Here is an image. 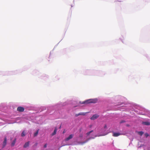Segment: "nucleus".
Segmentation results:
<instances>
[{
  "instance_id": "obj_9",
  "label": "nucleus",
  "mask_w": 150,
  "mask_h": 150,
  "mask_svg": "<svg viewBox=\"0 0 150 150\" xmlns=\"http://www.w3.org/2000/svg\"><path fill=\"white\" fill-rule=\"evenodd\" d=\"M16 141V139L15 138L11 144V146H14L15 144Z\"/></svg>"
},
{
  "instance_id": "obj_16",
  "label": "nucleus",
  "mask_w": 150,
  "mask_h": 150,
  "mask_svg": "<svg viewBox=\"0 0 150 150\" xmlns=\"http://www.w3.org/2000/svg\"><path fill=\"white\" fill-rule=\"evenodd\" d=\"M144 135L146 137H148L149 136V134L147 133H145Z\"/></svg>"
},
{
  "instance_id": "obj_10",
  "label": "nucleus",
  "mask_w": 150,
  "mask_h": 150,
  "mask_svg": "<svg viewBox=\"0 0 150 150\" xmlns=\"http://www.w3.org/2000/svg\"><path fill=\"white\" fill-rule=\"evenodd\" d=\"M94 138H93V137H91L90 138H89L88 139H87V140L83 142H81V144H84V143H86L87 142L89 139H94Z\"/></svg>"
},
{
  "instance_id": "obj_25",
  "label": "nucleus",
  "mask_w": 150,
  "mask_h": 150,
  "mask_svg": "<svg viewBox=\"0 0 150 150\" xmlns=\"http://www.w3.org/2000/svg\"><path fill=\"white\" fill-rule=\"evenodd\" d=\"M0 150H1V149H0Z\"/></svg>"
},
{
  "instance_id": "obj_15",
  "label": "nucleus",
  "mask_w": 150,
  "mask_h": 150,
  "mask_svg": "<svg viewBox=\"0 0 150 150\" xmlns=\"http://www.w3.org/2000/svg\"><path fill=\"white\" fill-rule=\"evenodd\" d=\"M93 130H91L88 132H87L86 133V135H87V136H88L89 135V134H90L91 133V132H93Z\"/></svg>"
},
{
  "instance_id": "obj_17",
  "label": "nucleus",
  "mask_w": 150,
  "mask_h": 150,
  "mask_svg": "<svg viewBox=\"0 0 150 150\" xmlns=\"http://www.w3.org/2000/svg\"><path fill=\"white\" fill-rule=\"evenodd\" d=\"M81 113H79L78 114H76V117H77V116H79V115H81Z\"/></svg>"
},
{
  "instance_id": "obj_24",
  "label": "nucleus",
  "mask_w": 150,
  "mask_h": 150,
  "mask_svg": "<svg viewBox=\"0 0 150 150\" xmlns=\"http://www.w3.org/2000/svg\"><path fill=\"white\" fill-rule=\"evenodd\" d=\"M61 126L60 127H59V128H61Z\"/></svg>"
},
{
  "instance_id": "obj_14",
  "label": "nucleus",
  "mask_w": 150,
  "mask_h": 150,
  "mask_svg": "<svg viewBox=\"0 0 150 150\" xmlns=\"http://www.w3.org/2000/svg\"><path fill=\"white\" fill-rule=\"evenodd\" d=\"M25 131H23L21 134V136L22 137H23L25 135Z\"/></svg>"
},
{
  "instance_id": "obj_11",
  "label": "nucleus",
  "mask_w": 150,
  "mask_h": 150,
  "mask_svg": "<svg viewBox=\"0 0 150 150\" xmlns=\"http://www.w3.org/2000/svg\"><path fill=\"white\" fill-rule=\"evenodd\" d=\"M143 124L146 125H150V123L149 122H143Z\"/></svg>"
},
{
  "instance_id": "obj_12",
  "label": "nucleus",
  "mask_w": 150,
  "mask_h": 150,
  "mask_svg": "<svg viewBox=\"0 0 150 150\" xmlns=\"http://www.w3.org/2000/svg\"><path fill=\"white\" fill-rule=\"evenodd\" d=\"M137 133L140 136H142L144 133L143 131L137 132Z\"/></svg>"
},
{
  "instance_id": "obj_22",
  "label": "nucleus",
  "mask_w": 150,
  "mask_h": 150,
  "mask_svg": "<svg viewBox=\"0 0 150 150\" xmlns=\"http://www.w3.org/2000/svg\"><path fill=\"white\" fill-rule=\"evenodd\" d=\"M125 122V121H122L121 122V123H123V122Z\"/></svg>"
},
{
  "instance_id": "obj_8",
  "label": "nucleus",
  "mask_w": 150,
  "mask_h": 150,
  "mask_svg": "<svg viewBox=\"0 0 150 150\" xmlns=\"http://www.w3.org/2000/svg\"><path fill=\"white\" fill-rule=\"evenodd\" d=\"M57 128L56 127L54 129V132L52 134V136H53L56 134V132L57 131Z\"/></svg>"
},
{
  "instance_id": "obj_20",
  "label": "nucleus",
  "mask_w": 150,
  "mask_h": 150,
  "mask_svg": "<svg viewBox=\"0 0 150 150\" xmlns=\"http://www.w3.org/2000/svg\"><path fill=\"white\" fill-rule=\"evenodd\" d=\"M82 137H83L82 134H80V135H79V137L80 138H82Z\"/></svg>"
},
{
  "instance_id": "obj_4",
  "label": "nucleus",
  "mask_w": 150,
  "mask_h": 150,
  "mask_svg": "<svg viewBox=\"0 0 150 150\" xmlns=\"http://www.w3.org/2000/svg\"><path fill=\"white\" fill-rule=\"evenodd\" d=\"M74 136V134H71L66 139H65V140L66 141H68L69 140H70V139H71Z\"/></svg>"
},
{
  "instance_id": "obj_13",
  "label": "nucleus",
  "mask_w": 150,
  "mask_h": 150,
  "mask_svg": "<svg viewBox=\"0 0 150 150\" xmlns=\"http://www.w3.org/2000/svg\"><path fill=\"white\" fill-rule=\"evenodd\" d=\"M39 130V129H38L37 130V132L34 134V137H36L37 135L38 134V133Z\"/></svg>"
},
{
  "instance_id": "obj_3",
  "label": "nucleus",
  "mask_w": 150,
  "mask_h": 150,
  "mask_svg": "<svg viewBox=\"0 0 150 150\" xmlns=\"http://www.w3.org/2000/svg\"><path fill=\"white\" fill-rule=\"evenodd\" d=\"M17 110L20 112H23L24 110V108L22 107H18L17 108Z\"/></svg>"
},
{
  "instance_id": "obj_7",
  "label": "nucleus",
  "mask_w": 150,
  "mask_h": 150,
  "mask_svg": "<svg viewBox=\"0 0 150 150\" xmlns=\"http://www.w3.org/2000/svg\"><path fill=\"white\" fill-rule=\"evenodd\" d=\"M29 142H28L25 143L23 146V147L24 148H26L29 146Z\"/></svg>"
},
{
  "instance_id": "obj_2",
  "label": "nucleus",
  "mask_w": 150,
  "mask_h": 150,
  "mask_svg": "<svg viewBox=\"0 0 150 150\" xmlns=\"http://www.w3.org/2000/svg\"><path fill=\"white\" fill-rule=\"evenodd\" d=\"M99 117V115L97 114H95L93 115L90 119L92 120H94L95 119Z\"/></svg>"
},
{
  "instance_id": "obj_21",
  "label": "nucleus",
  "mask_w": 150,
  "mask_h": 150,
  "mask_svg": "<svg viewBox=\"0 0 150 150\" xmlns=\"http://www.w3.org/2000/svg\"><path fill=\"white\" fill-rule=\"evenodd\" d=\"M104 128L105 129V128H107V125H105V126H104Z\"/></svg>"
},
{
  "instance_id": "obj_19",
  "label": "nucleus",
  "mask_w": 150,
  "mask_h": 150,
  "mask_svg": "<svg viewBox=\"0 0 150 150\" xmlns=\"http://www.w3.org/2000/svg\"><path fill=\"white\" fill-rule=\"evenodd\" d=\"M47 144H45V145H44V147L45 148L47 147Z\"/></svg>"
},
{
  "instance_id": "obj_18",
  "label": "nucleus",
  "mask_w": 150,
  "mask_h": 150,
  "mask_svg": "<svg viewBox=\"0 0 150 150\" xmlns=\"http://www.w3.org/2000/svg\"><path fill=\"white\" fill-rule=\"evenodd\" d=\"M86 113H81V115H85L86 114Z\"/></svg>"
},
{
  "instance_id": "obj_23",
  "label": "nucleus",
  "mask_w": 150,
  "mask_h": 150,
  "mask_svg": "<svg viewBox=\"0 0 150 150\" xmlns=\"http://www.w3.org/2000/svg\"><path fill=\"white\" fill-rule=\"evenodd\" d=\"M65 132V131H64L63 132V133H64Z\"/></svg>"
},
{
  "instance_id": "obj_6",
  "label": "nucleus",
  "mask_w": 150,
  "mask_h": 150,
  "mask_svg": "<svg viewBox=\"0 0 150 150\" xmlns=\"http://www.w3.org/2000/svg\"><path fill=\"white\" fill-rule=\"evenodd\" d=\"M112 133L113 134L112 136L115 137H117L121 135V134L120 133H115L114 132H113Z\"/></svg>"
},
{
  "instance_id": "obj_1",
  "label": "nucleus",
  "mask_w": 150,
  "mask_h": 150,
  "mask_svg": "<svg viewBox=\"0 0 150 150\" xmlns=\"http://www.w3.org/2000/svg\"><path fill=\"white\" fill-rule=\"evenodd\" d=\"M98 100L97 98L94 99H89L85 100L82 103L80 102L81 104H89V103H95L97 102Z\"/></svg>"
},
{
  "instance_id": "obj_5",
  "label": "nucleus",
  "mask_w": 150,
  "mask_h": 150,
  "mask_svg": "<svg viewBox=\"0 0 150 150\" xmlns=\"http://www.w3.org/2000/svg\"><path fill=\"white\" fill-rule=\"evenodd\" d=\"M7 138L6 137H5L4 138V140L3 142V146L2 148H4L5 147V146H6V144L7 143Z\"/></svg>"
}]
</instances>
